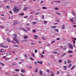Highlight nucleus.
I'll return each instance as SVG.
<instances>
[{"instance_id":"obj_7","label":"nucleus","mask_w":76,"mask_h":76,"mask_svg":"<svg viewBox=\"0 0 76 76\" xmlns=\"http://www.w3.org/2000/svg\"><path fill=\"white\" fill-rule=\"evenodd\" d=\"M33 36L35 39H37V38H38V36L37 35H34Z\"/></svg>"},{"instance_id":"obj_20","label":"nucleus","mask_w":76,"mask_h":76,"mask_svg":"<svg viewBox=\"0 0 76 76\" xmlns=\"http://www.w3.org/2000/svg\"><path fill=\"white\" fill-rule=\"evenodd\" d=\"M54 42H56V41L53 40L51 42V44H53Z\"/></svg>"},{"instance_id":"obj_54","label":"nucleus","mask_w":76,"mask_h":76,"mask_svg":"<svg viewBox=\"0 0 76 76\" xmlns=\"http://www.w3.org/2000/svg\"><path fill=\"white\" fill-rule=\"evenodd\" d=\"M64 64H67V62H66V60L65 61Z\"/></svg>"},{"instance_id":"obj_61","label":"nucleus","mask_w":76,"mask_h":76,"mask_svg":"<svg viewBox=\"0 0 76 76\" xmlns=\"http://www.w3.org/2000/svg\"><path fill=\"white\" fill-rule=\"evenodd\" d=\"M57 28V26H53V28Z\"/></svg>"},{"instance_id":"obj_27","label":"nucleus","mask_w":76,"mask_h":76,"mask_svg":"<svg viewBox=\"0 0 76 76\" xmlns=\"http://www.w3.org/2000/svg\"><path fill=\"white\" fill-rule=\"evenodd\" d=\"M37 62L38 63H39V64H42V62L37 61Z\"/></svg>"},{"instance_id":"obj_53","label":"nucleus","mask_w":76,"mask_h":76,"mask_svg":"<svg viewBox=\"0 0 76 76\" xmlns=\"http://www.w3.org/2000/svg\"><path fill=\"white\" fill-rule=\"evenodd\" d=\"M23 29L24 31H25L26 32H27V31H26V30H25V29Z\"/></svg>"},{"instance_id":"obj_56","label":"nucleus","mask_w":76,"mask_h":76,"mask_svg":"<svg viewBox=\"0 0 76 76\" xmlns=\"http://www.w3.org/2000/svg\"><path fill=\"white\" fill-rule=\"evenodd\" d=\"M59 73H60V72L58 71V73H57V75H59Z\"/></svg>"},{"instance_id":"obj_25","label":"nucleus","mask_w":76,"mask_h":76,"mask_svg":"<svg viewBox=\"0 0 76 76\" xmlns=\"http://www.w3.org/2000/svg\"><path fill=\"white\" fill-rule=\"evenodd\" d=\"M72 66V64H69L68 66V68H70Z\"/></svg>"},{"instance_id":"obj_42","label":"nucleus","mask_w":76,"mask_h":76,"mask_svg":"<svg viewBox=\"0 0 76 76\" xmlns=\"http://www.w3.org/2000/svg\"><path fill=\"white\" fill-rule=\"evenodd\" d=\"M44 19V16L43 15L42 17V19Z\"/></svg>"},{"instance_id":"obj_6","label":"nucleus","mask_w":76,"mask_h":76,"mask_svg":"<svg viewBox=\"0 0 76 76\" xmlns=\"http://www.w3.org/2000/svg\"><path fill=\"white\" fill-rule=\"evenodd\" d=\"M44 73V72H42V71H40L39 72V73L40 75H43V74L42 73Z\"/></svg>"},{"instance_id":"obj_24","label":"nucleus","mask_w":76,"mask_h":76,"mask_svg":"<svg viewBox=\"0 0 76 76\" xmlns=\"http://www.w3.org/2000/svg\"><path fill=\"white\" fill-rule=\"evenodd\" d=\"M65 55H66V53H64L61 56V57H64V56H65Z\"/></svg>"},{"instance_id":"obj_32","label":"nucleus","mask_w":76,"mask_h":76,"mask_svg":"<svg viewBox=\"0 0 76 76\" xmlns=\"http://www.w3.org/2000/svg\"><path fill=\"white\" fill-rule=\"evenodd\" d=\"M12 66H16V64H15L12 63Z\"/></svg>"},{"instance_id":"obj_43","label":"nucleus","mask_w":76,"mask_h":76,"mask_svg":"<svg viewBox=\"0 0 76 76\" xmlns=\"http://www.w3.org/2000/svg\"><path fill=\"white\" fill-rule=\"evenodd\" d=\"M20 15H24V13H22L20 14Z\"/></svg>"},{"instance_id":"obj_9","label":"nucleus","mask_w":76,"mask_h":76,"mask_svg":"<svg viewBox=\"0 0 76 76\" xmlns=\"http://www.w3.org/2000/svg\"><path fill=\"white\" fill-rule=\"evenodd\" d=\"M55 32H59V31L58 29H56L55 31Z\"/></svg>"},{"instance_id":"obj_57","label":"nucleus","mask_w":76,"mask_h":76,"mask_svg":"<svg viewBox=\"0 0 76 76\" xmlns=\"http://www.w3.org/2000/svg\"><path fill=\"white\" fill-rule=\"evenodd\" d=\"M34 63L36 65L37 64V62H34Z\"/></svg>"},{"instance_id":"obj_17","label":"nucleus","mask_w":76,"mask_h":76,"mask_svg":"<svg viewBox=\"0 0 76 76\" xmlns=\"http://www.w3.org/2000/svg\"><path fill=\"white\" fill-rule=\"evenodd\" d=\"M21 72H22L23 73H25V71L23 69H22L21 70Z\"/></svg>"},{"instance_id":"obj_46","label":"nucleus","mask_w":76,"mask_h":76,"mask_svg":"<svg viewBox=\"0 0 76 76\" xmlns=\"http://www.w3.org/2000/svg\"><path fill=\"white\" fill-rule=\"evenodd\" d=\"M1 16H4V15L3 14H1Z\"/></svg>"},{"instance_id":"obj_16","label":"nucleus","mask_w":76,"mask_h":76,"mask_svg":"<svg viewBox=\"0 0 76 76\" xmlns=\"http://www.w3.org/2000/svg\"><path fill=\"white\" fill-rule=\"evenodd\" d=\"M14 23H16V24H18V23H19V22L17 21H14Z\"/></svg>"},{"instance_id":"obj_55","label":"nucleus","mask_w":76,"mask_h":76,"mask_svg":"<svg viewBox=\"0 0 76 76\" xmlns=\"http://www.w3.org/2000/svg\"><path fill=\"white\" fill-rule=\"evenodd\" d=\"M12 42H13V43H14V44H16V43H15V42L13 40L12 41Z\"/></svg>"},{"instance_id":"obj_44","label":"nucleus","mask_w":76,"mask_h":76,"mask_svg":"<svg viewBox=\"0 0 76 76\" xmlns=\"http://www.w3.org/2000/svg\"><path fill=\"white\" fill-rule=\"evenodd\" d=\"M47 72H48V73H50V70H49L48 69H47V70H46Z\"/></svg>"},{"instance_id":"obj_15","label":"nucleus","mask_w":76,"mask_h":76,"mask_svg":"<svg viewBox=\"0 0 76 76\" xmlns=\"http://www.w3.org/2000/svg\"><path fill=\"white\" fill-rule=\"evenodd\" d=\"M69 53H73L72 51L69 50L68 51Z\"/></svg>"},{"instance_id":"obj_8","label":"nucleus","mask_w":76,"mask_h":76,"mask_svg":"<svg viewBox=\"0 0 76 76\" xmlns=\"http://www.w3.org/2000/svg\"><path fill=\"white\" fill-rule=\"evenodd\" d=\"M56 15H61V13L58 12H56Z\"/></svg>"},{"instance_id":"obj_26","label":"nucleus","mask_w":76,"mask_h":76,"mask_svg":"<svg viewBox=\"0 0 76 76\" xmlns=\"http://www.w3.org/2000/svg\"><path fill=\"white\" fill-rule=\"evenodd\" d=\"M75 65H74L73 67H72V69H71V70H72V69H73L74 68H75Z\"/></svg>"},{"instance_id":"obj_35","label":"nucleus","mask_w":76,"mask_h":76,"mask_svg":"<svg viewBox=\"0 0 76 76\" xmlns=\"http://www.w3.org/2000/svg\"><path fill=\"white\" fill-rule=\"evenodd\" d=\"M41 56L42 58V57H44V56H43L42 54H41Z\"/></svg>"},{"instance_id":"obj_28","label":"nucleus","mask_w":76,"mask_h":76,"mask_svg":"<svg viewBox=\"0 0 76 76\" xmlns=\"http://www.w3.org/2000/svg\"><path fill=\"white\" fill-rule=\"evenodd\" d=\"M7 7L8 9H10V7L9 6L7 5Z\"/></svg>"},{"instance_id":"obj_5","label":"nucleus","mask_w":76,"mask_h":76,"mask_svg":"<svg viewBox=\"0 0 76 76\" xmlns=\"http://www.w3.org/2000/svg\"><path fill=\"white\" fill-rule=\"evenodd\" d=\"M69 48H70V49H72V48H73V46L72 45L70 44L69 45Z\"/></svg>"},{"instance_id":"obj_13","label":"nucleus","mask_w":76,"mask_h":76,"mask_svg":"<svg viewBox=\"0 0 76 76\" xmlns=\"http://www.w3.org/2000/svg\"><path fill=\"white\" fill-rule=\"evenodd\" d=\"M36 22H33V25H36V24H37V23H36Z\"/></svg>"},{"instance_id":"obj_59","label":"nucleus","mask_w":76,"mask_h":76,"mask_svg":"<svg viewBox=\"0 0 76 76\" xmlns=\"http://www.w3.org/2000/svg\"><path fill=\"white\" fill-rule=\"evenodd\" d=\"M12 53H15V51L14 50L12 51Z\"/></svg>"},{"instance_id":"obj_18","label":"nucleus","mask_w":76,"mask_h":76,"mask_svg":"<svg viewBox=\"0 0 76 76\" xmlns=\"http://www.w3.org/2000/svg\"><path fill=\"white\" fill-rule=\"evenodd\" d=\"M28 7H26L24 9H23V10H26L28 9Z\"/></svg>"},{"instance_id":"obj_21","label":"nucleus","mask_w":76,"mask_h":76,"mask_svg":"<svg viewBox=\"0 0 76 76\" xmlns=\"http://www.w3.org/2000/svg\"><path fill=\"white\" fill-rule=\"evenodd\" d=\"M67 63H71V61H70V60H68L67 61Z\"/></svg>"},{"instance_id":"obj_41","label":"nucleus","mask_w":76,"mask_h":76,"mask_svg":"<svg viewBox=\"0 0 76 76\" xmlns=\"http://www.w3.org/2000/svg\"><path fill=\"white\" fill-rule=\"evenodd\" d=\"M0 64L2 65V66H4V63H0Z\"/></svg>"},{"instance_id":"obj_52","label":"nucleus","mask_w":76,"mask_h":76,"mask_svg":"<svg viewBox=\"0 0 76 76\" xmlns=\"http://www.w3.org/2000/svg\"><path fill=\"white\" fill-rule=\"evenodd\" d=\"M16 72H19V69H16Z\"/></svg>"},{"instance_id":"obj_23","label":"nucleus","mask_w":76,"mask_h":76,"mask_svg":"<svg viewBox=\"0 0 76 76\" xmlns=\"http://www.w3.org/2000/svg\"><path fill=\"white\" fill-rule=\"evenodd\" d=\"M42 38L43 40H46V38H44V37H42Z\"/></svg>"},{"instance_id":"obj_22","label":"nucleus","mask_w":76,"mask_h":76,"mask_svg":"<svg viewBox=\"0 0 76 76\" xmlns=\"http://www.w3.org/2000/svg\"><path fill=\"white\" fill-rule=\"evenodd\" d=\"M7 41L8 42H11V41H10V40L9 39H7Z\"/></svg>"},{"instance_id":"obj_29","label":"nucleus","mask_w":76,"mask_h":76,"mask_svg":"<svg viewBox=\"0 0 76 76\" xmlns=\"http://www.w3.org/2000/svg\"><path fill=\"white\" fill-rule=\"evenodd\" d=\"M39 14V12H37L35 13V15H38Z\"/></svg>"},{"instance_id":"obj_4","label":"nucleus","mask_w":76,"mask_h":76,"mask_svg":"<svg viewBox=\"0 0 76 76\" xmlns=\"http://www.w3.org/2000/svg\"><path fill=\"white\" fill-rule=\"evenodd\" d=\"M0 47H3V48H8V46L3 45L2 44H0Z\"/></svg>"},{"instance_id":"obj_12","label":"nucleus","mask_w":76,"mask_h":76,"mask_svg":"<svg viewBox=\"0 0 76 76\" xmlns=\"http://www.w3.org/2000/svg\"><path fill=\"white\" fill-rule=\"evenodd\" d=\"M54 9H55V10H59L58 8V7L54 8Z\"/></svg>"},{"instance_id":"obj_64","label":"nucleus","mask_w":76,"mask_h":76,"mask_svg":"<svg viewBox=\"0 0 76 76\" xmlns=\"http://www.w3.org/2000/svg\"><path fill=\"white\" fill-rule=\"evenodd\" d=\"M20 75H21L22 76H25L24 75H23V74H20Z\"/></svg>"},{"instance_id":"obj_47","label":"nucleus","mask_w":76,"mask_h":76,"mask_svg":"<svg viewBox=\"0 0 76 76\" xmlns=\"http://www.w3.org/2000/svg\"><path fill=\"white\" fill-rule=\"evenodd\" d=\"M24 57H26V58H27V56H26V55L24 54Z\"/></svg>"},{"instance_id":"obj_39","label":"nucleus","mask_w":76,"mask_h":76,"mask_svg":"<svg viewBox=\"0 0 76 76\" xmlns=\"http://www.w3.org/2000/svg\"><path fill=\"white\" fill-rule=\"evenodd\" d=\"M27 38H28V37H27V36H25L24 37V39Z\"/></svg>"},{"instance_id":"obj_63","label":"nucleus","mask_w":76,"mask_h":76,"mask_svg":"<svg viewBox=\"0 0 76 76\" xmlns=\"http://www.w3.org/2000/svg\"><path fill=\"white\" fill-rule=\"evenodd\" d=\"M0 28H4V27L3 26H0Z\"/></svg>"},{"instance_id":"obj_30","label":"nucleus","mask_w":76,"mask_h":76,"mask_svg":"<svg viewBox=\"0 0 76 76\" xmlns=\"http://www.w3.org/2000/svg\"><path fill=\"white\" fill-rule=\"evenodd\" d=\"M64 67L65 68V70H66V69H67V67H66V66H64Z\"/></svg>"},{"instance_id":"obj_14","label":"nucleus","mask_w":76,"mask_h":76,"mask_svg":"<svg viewBox=\"0 0 76 76\" xmlns=\"http://www.w3.org/2000/svg\"><path fill=\"white\" fill-rule=\"evenodd\" d=\"M34 72H36V73H37V72H38V68H37L35 71H34Z\"/></svg>"},{"instance_id":"obj_2","label":"nucleus","mask_w":76,"mask_h":76,"mask_svg":"<svg viewBox=\"0 0 76 76\" xmlns=\"http://www.w3.org/2000/svg\"><path fill=\"white\" fill-rule=\"evenodd\" d=\"M75 18H73L72 19H70V21L72 22L74 24L76 23L74 20H76V15L75 16Z\"/></svg>"},{"instance_id":"obj_38","label":"nucleus","mask_w":76,"mask_h":76,"mask_svg":"<svg viewBox=\"0 0 76 76\" xmlns=\"http://www.w3.org/2000/svg\"><path fill=\"white\" fill-rule=\"evenodd\" d=\"M73 27H74V28H76V25H74L73 26Z\"/></svg>"},{"instance_id":"obj_49","label":"nucleus","mask_w":76,"mask_h":76,"mask_svg":"<svg viewBox=\"0 0 76 76\" xmlns=\"http://www.w3.org/2000/svg\"><path fill=\"white\" fill-rule=\"evenodd\" d=\"M30 58L31 60H34V58H32L30 57Z\"/></svg>"},{"instance_id":"obj_34","label":"nucleus","mask_w":76,"mask_h":76,"mask_svg":"<svg viewBox=\"0 0 76 76\" xmlns=\"http://www.w3.org/2000/svg\"><path fill=\"white\" fill-rule=\"evenodd\" d=\"M53 54H57V52H53Z\"/></svg>"},{"instance_id":"obj_45","label":"nucleus","mask_w":76,"mask_h":76,"mask_svg":"<svg viewBox=\"0 0 76 76\" xmlns=\"http://www.w3.org/2000/svg\"><path fill=\"white\" fill-rule=\"evenodd\" d=\"M72 14H73V15L74 16H75V12H73L72 13Z\"/></svg>"},{"instance_id":"obj_58","label":"nucleus","mask_w":76,"mask_h":76,"mask_svg":"<svg viewBox=\"0 0 76 76\" xmlns=\"http://www.w3.org/2000/svg\"><path fill=\"white\" fill-rule=\"evenodd\" d=\"M34 52H35V53H37V50H34Z\"/></svg>"},{"instance_id":"obj_10","label":"nucleus","mask_w":76,"mask_h":76,"mask_svg":"<svg viewBox=\"0 0 76 76\" xmlns=\"http://www.w3.org/2000/svg\"><path fill=\"white\" fill-rule=\"evenodd\" d=\"M66 49H67V47H66V46H64V48H63V50H66Z\"/></svg>"},{"instance_id":"obj_33","label":"nucleus","mask_w":76,"mask_h":76,"mask_svg":"<svg viewBox=\"0 0 76 76\" xmlns=\"http://www.w3.org/2000/svg\"><path fill=\"white\" fill-rule=\"evenodd\" d=\"M9 58H6V60H9Z\"/></svg>"},{"instance_id":"obj_11","label":"nucleus","mask_w":76,"mask_h":76,"mask_svg":"<svg viewBox=\"0 0 76 76\" xmlns=\"http://www.w3.org/2000/svg\"><path fill=\"white\" fill-rule=\"evenodd\" d=\"M62 29H64V28H65V26H64V25L62 26Z\"/></svg>"},{"instance_id":"obj_36","label":"nucleus","mask_w":76,"mask_h":76,"mask_svg":"<svg viewBox=\"0 0 76 76\" xmlns=\"http://www.w3.org/2000/svg\"><path fill=\"white\" fill-rule=\"evenodd\" d=\"M4 50L3 49H2L1 50V52H4Z\"/></svg>"},{"instance_id":"obj_3","label":"nucleus","mask_w":76,"mask_h":76,"mask_svg":"<svg viewBox=\"0 0 76 76\" xmlns=\"http://www.w3.org/2000/svg\"><path fill=\"white\" fill-rule=\"evenodd\" d=\"M13 11L16 13V12H18L19 10L17 7H15L13 8Z\"/></svg>"},{"instance_id":"obj_31","label":"nucleus","mask_w":76,"mask_h":76,"mask_svg":"<svg viewBox=\"0 0 76 76\" xmlns=\"http://www.w3.org/2000/svg\"><path fill=\"white\" fill-rule=\"evenodd\" d=\"M33 17V15H32L30 17V19H32Z\"/></svg>"},{"instance_id":"obj_37","label":"nucleus","mask_w":76,"mask_h":76,"mask_svg":"<svg viewBox=\"0 0 76 76\" xmlns=\"http://www.w3.org/2000/svg\"><path fill=\"white\" fill-rule=\"evenodd\" d=\"M61 61H62L61 59H60L59 60V63H61Z\"/></svg>"},{"instance_id":"obj_1","label":"nucleus","mask_w":76,"mask_h":76,"mask_svg":"<svg viewBox=\"0 0 76 76\" xmlns=\"http://www.w3.org/2000/svg\"><path fill=\"white\" fill-rule=\"evenodd\" d=\"M15 37H14L13 38V40L15 41H16V42L18 44H19V42L18 40V39H16V38H17V35H15V34H14Z\"/></svg>"},{"instance_id":"obj_51","label":"nucleus","mask_w":76,"mask_h":76,"mask_svg":"<svg viewBox=\"0 0 76 76\" xmlns=\"http://www.w3.org/2000/svg\"><path fill=\"white\" fill-rule=\"evenodd\" d=\"M13 26H16V24H15V23H13Z\"/></svg>"},{"instance_id":"obj_60","label":"nucleus","mask_w":76,"mask_h":76,"mask_svg":"<svg viewBox=\"0 0 76 76\" xmlns=\"http://www.w3.org/2000/svg\"><path fill=\"white\" fill-rule=\"evenodd\" d=\"M25 61L23 59H22L21 60V61H22V62H24V61Z\"/></svg>"},{"instance_id":"obj_40","label":"nucleus","mask_w":76,"mask_h":76,"mask_svg":"<svg viewBox=\"0 0 76 76\" xmlns=\"http://www.w3.org/2000/svg\"><path fill=\"white\" fill-rule=\"evenodd\" d=\"M32 32H33L35 33V32H36V30H33Z\"/></svg>"},{"instance_id":"obj_50","label":"nucleus","mask_w":76,"mask_h":76,"mask_svg":"<svg viewBox=\"0 0 76 76\" xmlns=\"http://www.w3.org/2000/svg\"><path fill=\"white\" fill-rule=\"evenodd\" d=\"M35 56V55L34 53L32 54V56L34 57Z\"/></svg>"},{"instance_id":"obj_48","label":"nucleus","mask_w":76,"mask_h":76,"mask_svg":"<svg viewBox=\"0 0 76 76\" xmlns=\"http://www.w3.org/2000/svg\"><path fill=\"white\" fill-rule=\"evenodd\" d=\"M14 47H18V45H14Z\"/></svg>"},{"instance_id":"obj_62","label":"nucleus","mask_w":76,"mask_h":76,"mask_svg":"<svg viewBox=\"0 0 76 76\" xmlns=\"http://www.w3.org/2000/svg\"><path fill=\"white\" fill-rule=\"evenodd\" d=\"M10 13H11V14H12V12L11 11H10Z\"/></svg>"},{"instance_id":"obj_19","label":"nucleus","mask_w":76,"mask_h":76,"mask_svg":"<svg viewBox=\"0 0 76 76\" xmlns=\"http://www.w3.org/2000/svg\"><path fill=\"white\" fill-rule=\"evenodd\" d=\"M42 9H47V8L46 7H43Z\"/></svg>"}]
</instances>
